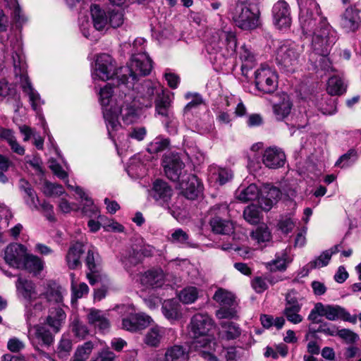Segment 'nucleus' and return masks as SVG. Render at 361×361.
Here are the masks:
<instances>
[{
	"mask_svg": "<svg viewBox=\"0 0 361 361\" xmlns=\"http://www.w3.org/2000/svg\"><path fill=\"white\" fill-rule=\"evenodd\" d=\"M43 192L49 197H58L63 195L65 191L61 185L46 182L43 186Z\"/></svg>",
	"mask_w": 361,
	"mask_h": 361,
	"instance_id": "obj_54",
	"label": "nucleus"
},
{
	"mask_svg": "<svg viewBox=\"0 0 361 361\" xmlns=\"http://www.w3.org/2000/svg\"><path fill=\"white\" fill-rule=\"evenodd\" d=\"M27 254L26 247L18 243H12L5 250L4 259L11 267L20 269Z\"/></svg>",
	"mask_w": 361,
	"mask_h": 361,
	"instance_id": "obj_20",
	"label": "nucleus"
},
{
	"mask_svg": "<svg viewBox=\"0 0 361 361\" xmlns=\"http://www.w3.org/2000/svg\"><path fill=\"white\" fill-rule=\"evenodd\" d=\"M209 171L220 185L225 184L233 177L232 171L228 169L210 166Z\"/></svg>",
	"mask_w": 361,
	"mask_h": 361,
	"instance_id": "obj_45",
	"label": "nucleus"
},
{
	"mask_svg": "<svg viewBox=\"0 0 361 361\" xmlns=\"http://www.w3.org/2000/svg\"><path fill=\"white\" fill-rule=\"evenodd\" d=\"M12 47V60L14 73L16 78H19L20 86L23 92L29 97V100L34 111H38L39 108L43 104L39 94L32 87L27 77V64L22 51L21 43L18 39L11 42Z\"/></svg>",
	"mask_w": 361,
	"mask_h": 361,
	"instance_id": "obj_2",
	"label": "nucleus"
},
{
	"mask_svg": "<svg viewBox=\"0 0 361 361\" xmlns=\"http://www.w3.org/2000/svg\"><path fill=\"white\" fill-rule=\"evenodd\" d=\"M252 238L258 243H264L269 241L271 238L270 232L267 228H257L252 233Z\"/></svg>",
	"mask_w": 361,
	"mask_h": 361,
	"instance_id": "obj_64",
	"label": "nucleus"
},
{
	"mask_svg": "<svg viewBox=\"0 0 361 361\" xmlns=\"http://www.w3.org/2000/svg\"><path fill=\"white\" fill-rule=\"evenodd\" d=\"M154 102L156 111L157 114L162 116L168 117L169 116L170 106V100L169 96L165 95L164 93L161 97L157 99Z\"/></svg>",
	"mask_w": 361,
	"mask_h": 361,
	"instance_id": "obj_50",
	"label": "nucleus"
},
{
	"mask_svg": "<svg viewBox=\"0 0 361 361\" xmlns=\"http://www.w3.org/2000/svg\"><path fill=\"white\" fill-rule=\"evenodd\" d=\"M74 335L79 338H84L89 333L87 326L75 317L71 324Z\"/></svg>",
	"mask_w": 361,
	"mask_h": 361,
	"instance_id": "obj_55",
	"label": "nucleus"
},
{
	"mask_svg": "<svg viewBox=\"0 0 361 361\" xmlns=\"http://www.w3.org/2000/svg\"><path fill=\"white\" fill-rule=\"evenodd\" d=\"M141 284L145 288H157L165 282V276L161 269H152L143 273L140 278Z\"/></svg>",
	"mask_w": 361,
	"mask_h": 361,
	"instance_id": "obj_27",
	"label": "nucleus"
},
{
	"mask_svg": "<svg viewBox=\"0 0 361 361\" xmlns=\"http://www.w3.org/2000/svg\"><path fill=\"white\" fill-rule=\"evenodd\" d=\"M94 348V345L91 341L85 342L83 345H80L76 349L75 355L87 360Z\"/></svg>",
	"mask_w": 361,
	"mask_h": 361,
	"instance_id": "obj_63",
	"label": "nucleus"
},
{
	"mask_svg": "<svg viewBox=\"0 0 361 361\" xmlns=\"http://www.w3.org/2000/svg\"><path fill=\"white\" fill-rule=\"evenodd\" d=\"M64 292L65 290L59 285L56 283H49L46 288V290L40 295H43L47 302L61 306L63 304Z\"/></svg>",
	"mask_w": 361,
	"mask_h": 361,
	"instance_id": "obj_33",
	"label": "nucleus"
},
{
	"mask_svg": "<svg viewBox=\"0 0 361 361\" xmlns=\"http://www.w3.org/2000/svg\"><path fill=\"white\" fill-rule=\"evenodd\" d=\"M164 336V329L159 326L149 329L145 336V343L149 346L157 347Z\"/></svg>",
	"mask_w": 361,
	"mask_h": 361,
	"instance_id": "obj_42",
	"label": "nucleus"
},
{
	"mask_svg": "<svg viewBox=\"0 0 361 361\" xmlns=\"http://www.w3.org/2000/svg\"><path fill=\"white\" fill-rule=\"evenodd\" d=\"M326 90L329 94L339 95L345 91V86L341 78L333 76L328 80Z\"/></svg>",
	"mask_w": 361,
	"mask_h": 361,
	"instance_id": "obj_43",
	"label": "nucleus"
},
{
	"mask_svg": "<svg viewBox=\"0 0 361 361\" xmlns=\"http://www.w3.org/2000/svg\"><path fill=\"white\" fill-rule=\"evenodd\" d=\"M199 295V291L196 287L188 286L180 291L178 298L180 301L185 304H191L195 302Z\"/></svg>",
	"mask_w": 361,
	"mask_h": 361,
	"instance_id": "obj_44",
	"label": "nucleus"
},
{
	"mask_svg": "<svg viewBox=\"0 0 361 361\" xmlns=\"http://www.w3.org/2000/svg\"><path fill=\"white\" fill-rule=\"evenodd\" d=\"M109 24L112 27H118L123 23V14L121 11L113 10L108 16Z\"/></svg>",
	"mask_w": 361,
	"mask_h": 361,
	"instance_id": "obj_62",
	"label": "nucleus"
},
{
	"mask_svg": "<svg viewBox=\"0 0 361 361\" xmlns=\"http://www.w3.org/2000/svg\"><path fill=\"white\" fill-rule=\"evenodd\" d=\"M142 254L140 251L133 250L130 251L128 255L124 256L122 262L126 269H128L132 266L139 264L142 261Z\"/></svg>",
	"mask_w": 361,
	"mask_h": 361,
	"instance_id": "obj_53",
	"label": "nucleus"
},
{
	"mask_svg": "<svg viewBox=\"0 0 361 361\" xmlns=\"http://www.w3.org/2000/svg\"><path fill=\"white\" fill-rule=\"evenodd\" d=\"M188 335L195 348L210 347L214 343V323L207 314H195L188 324Z\"/></svg>",
	"mask_w": 361,
	"mask_h": 361,
	"instance_id": "obj_4",
	"label": "nucleus"
},
{
	"mask_svg": "<svg viewBox=\"0 0 361 361\" xmlns=\"http://www.w3.org/2000/svg\"><path fill=\"white\" fill-rule=\"evenodd\" d=\"M164 172L168 178L174 182H179L187 174L183 171L185 164L178 154H169L163 161Z\"/></svg>",
	"mask_w": 361,
	"mask_h": 361,
	"instance_id": "obj_19",
	"label": "nucleus"
},
{
	"mask_svg": "<svg viewBox=\"0 0 361 361\" xmlns=\"http://www.w3.org/2000/svg\"><path fill=\"white\" fill-rule=\"evenodd\" d=\"M259 190L255 184H250L247 188H239L236 191L237 198L242 202L252 201L259 197Z\"/></svg>",
	"mask_w": 361,
	"mask_h": 361,
	"instance_id": "obj_39",
	"label": "nucleus"
},
{
	"mask_svg": "<svg viewBox=\"0 0 361 361\" xmlns=\"http://www.w3.org/2000/svg\"><path fill=\"white\" fill-rule=\"evenodd\" d=\"M291 261L292 258L288 255L287 250H283L277 252L275 255V258L267 262L265 265L271 271H284Z\"/></svg>",
	"mask_w": 361,
	"mask_h": 361,
	"instance_id": "obj_32",
	"label": "nucleus"
},
{
	"mask_svg": "<svg viewBox=\"0 0 361 361\" xmlns=\"http://www.w3.org/2000/svg\"><path fill=\"white\" fill-rule=\"evenodd\" d=\"M286 159V154L282 149L275 146L267 147L262 154V163L271 169L283 167Z\"/></svg>",
	"mask_w": 361,
	"mask_h": 361,
	"instance_id": "obj_22",
	"label": "nucleus"
},
{
	"mask_svg": "<svg viewBox=\"0 0 361 361\" xmlns=\"http://www.w3.org/2000/svg\"><path fill=\"white\" fill-rule=\"evenodd\" d=\"M315 332L322 333L326 336H336L338 334V327L331 323L321 322Z\"/></svg>",
	"mask_w": 361,
	"mask_h": 361,
	"instance_id": "obj_61",
	"label": "nucleus"
},
{
	"mask_svg": "<svg viewBox=\"0 0 361 361\" xmlns=\"http://www.w3.org/2000/svg\"><path fill=\"white\" fill-rule=\"evenodd\" d=\"M331 257V252L330 251H324L317 259L310 262V268H321L326 266Z\"/></svg>",
	"mask_w": 361,
	"mask_h": 361,
	"instance_id": "obj_59",
	"label": "nucleus"
},
{
	"mask_svg": "<svg viewBox=\"0 0 361 361\" xmlns=\"http://www.w3.org/2000/svg\"><path fill=\"white\" fill-rule=\"evenodd\" d=\"M225 44L228 55H232L235 52L237 42L234 32L229 30H218L212 36L211 42L207 45V51L210 54L217 52L221 46L219 44Z\"/></svg>",
	"mask_w": 361,
	"mask_h": 361,
	"instance_id": "obj_16",
	"label": "nucleus"
},
{
	"mask_svg": "<svg viewBox=\"0 0 361 361\" xmlns=\"http://www.w3.org/2000/svg\"><path fill=\"white\" fill-rule=\"evenodd\" d=\"M87 320L89 324L97 329L99 331H108L110 329L111 324L106 312L91 308L88 310L87 314Z\"/></svg>",
	"mask_w": 361,
	"mask_h": 361,
	"instance_id": "obj_26",
	"label": "nucleus"
},
{
	"mask_svg": "<svg viewBox=\"0 0 361 361\" xmlns=\"http://www.w3.org/2000/svg\"><path fill=\"white\" fill-rule=\"evenodd\" d=\"M302 47L293 42H286L277 49L276 60L279 66L288 72L295 71L299 63Z\"/></svg>",
	"mask_w": 361,
	"mask_h": 361,
	"instance_id": "obj_9",
	"label": "nucleus"
},
{
	"mask_svg": "<svg viewBox=\"0 0 361 361\" xmlns=\"http://www.w3.org/2000/svg\"><path fill=\"white\" fill-rule=\"evenodd\" d=\"M16 287L18 295L24 300L25 317L30 323L44 309V305L39 300L40 295L37 293L35 285L32 281L19 276Z\"/></svg>",
	"mask_w": 361,
	"mask_h": 361,
	"instance_id": "obj_5",
	"label": "nucleus"
},
{
	"mask_svg": "<svg viewBox=\"0 0 361 361\" xmlns=\"http://www.w3.org/2000/svg\"><path fill=\"white\" fill-rule=\"evenodd\" d=\"M322 317H325L328 320L336 321L343 319L353 324H355L357 320L356 315H351L344 308L338 305H324L321 303Z\"/></svg>",
	"mask_w": 361,
	"mask_h": 361,
	"instance_id": "obj_21",
	"label": "nucleus"
},
{
	"mask_svg": "<svg viewBox=\"0 0 361 361\" xmlns=\"http://www.w3.org/2000/svg\"><path fill=\"white\" fill-rule=\"evenodd\" d=\"M66 318V314L61 306L51 307L49 310L46 324L52 329L54 333H58L65 323Z\"/></svg>",
	"mask_w": 361,
	"mask_h": 361,
	"instance_id": "obj_28",
	"label": "nucleus"
},
{
	"mask_svg": "<svg viewBox=\"0 0 361 361\" xmlns=\"http://www.w3.org/2000/svg\"><path fill=\"white\" fill-rule=\"evenodd\" d=\"M170 240L175 244L190 246L189 236L180 228L176 230L171 236Z\"/></svg>",
	"mask_w": 361,
	"mask_h": 361,
	"instance_id": "obj_57",
	"label": "nucleus"
},
{
	"mask_svg": "<svg viewBox=\"0 0 361 361\" xmlns=\"http://www.w3.org/2000/svg\"><path fill=\"white\" fill-rule=\"evenodd\" d=\"M74 274H71V277L72 279L71 282V289L73 292V297L75 299L81 298L83 295L87 294L89 291V288L85 283H81L79 284L78 287L74 283Z\"/></svg>",
	"mask_w": 361,
	"mask_h": 361,
	"instance_id": "obj_60",
	"label": "nucleus"
},
{
	"mask_svg": "<svg viewBox=\"0 0 361 361\" xmlns=\"http://www.w3.org/2000/svg\"><path fill=\"white\" fill-rule=\"evenodd\" d=\"M119 114L121 115L123 122L127 125L135 121L138 117L137 109L134 106L122 104L117 107L115 106L114 109L106 108L104 111V118L106 121L109 135L111 138L114 137V133L121 128V125L118 121Z\"/></svg>",
	"mask_w": 361,
	"mask_h": 361,
	"instance_id": "obj_7",
	"label": "nucleus"
},
{
	"mask_svg": "<svg viewBox=\"0 0 361 361\" xmlns=\"http://www.w3.org/2000/svg\"><path fill=\"white\" fill-rule=\"evenodd\" d=\"M113 92H114V91L112 90V87L110 84H107L103 88H101L99 92V99L101 104L104 106L103 111L106 108L114 109V107L113 106V104H111L113 100L111 99Z\"/></svg>",
	"mask_w": 361,
	"mask_h": 361,
	"instance_id": "obj_48",
	"label": "nucleus"
},
{
	"mask_svg": "<svg viewBox=\"0 0 361 361\" xmlns=\"http://www.w3.org/2000/svg\"><path fill=\"white\" fill-rule=\"evenodd\" d=\"M179 189L186 198L195 199L202 191V185L197 176L187 174L178 182Z\"/></svg>",
	"mask_w": 361,
	"mask_h": 361,
	"instance_id": "obj_24",
	"label": "nucleus"
},
{
	"mask_svg": "<svg viewBox=\"0 0 361 361\" xmlns=\"http://www.w3.org/2000/svg\"><path fill=\"white\" fill-rule=\"evenodd\" d=\"M230 14L236 25L243 30H252L259 25V10L247 1H238L231 6Z\"/></svg>",
	"mask_w": 361,
	"mask_h": 361,
	"instance_id": "obj_6",
	"label": "nucleus"
},
{
	"mask_svg": "<svg viewBox=\"0 0 361 361\" xmlns=\"http://www.w3.org/2000/svg\"><path fill=\"white\" fill-rule=\"evenodd\" d=\"M240 58L242 61L241 71L243 75L247 77L248 71L255 63V56L252 51L246 46L241 47Z\"/></svg>",
	"mask_w": 361,
	"mask_h": 361,
	"instance_id": "obj_38",
	"label": "nucleus"
},
{
	"mask_svg": "<svg viewBox=\"0 0 361 361\" xmlns=\"http://www.w3.org/2000/svg\"><path fill=\"white\" fill-rule=\"evenodd\" d=\"M306 37L310 39L314 53L319 56H328L336 41V33L329 25Z\"/></svg>",
	"mask_w": 361,
	"mask_h": 361,
	"instance_id": "obj_10",
	"label": "nucleus"
},
{
	"mask_svg": "<svg viewBox=\"0 0 361 361\" xmlns=\"http://www.w3.org/2000/svg\"><path fill=\"white\" fill-rule=\"evenodd\" d=\"M145 42L143 38H137L134 41L133 47L138 49V52L132 54L130 66L120 68V71L124 73L120 80L128 91L134 88L137 76L148 75L152 70V61L142 47Z\"/></svg>",
	"mask_w": 361,
	"mask_h": 361,
	"instance_id": "obj_1",
	"label": "nucleus"
},
{
	"mask_svg": "<svg viewBox=\"0 0 361 361\" xmlns=\"http://www.w3.org/2000/svg\"><path fill=\"white\" fill-rule=\"evenodd\" d=\"M300 298L295 290H289L285 296V305L282 314L288 322L293 324L301 323L304 318L300 314L302 310Z\"/></svg>",
	"mask_w": 361,
	"mask_h": 361,
	"instance_id": "obj_14",
	"label": "nucleus"
},
{
	"mask_svg": "<svg viewBox=\"0 0 361 361\" xmlns=\"http://www.w3.org/2000/svg\"><path fill=\"white\" fill-rule=\"evenodd\" d=\"M72 350V341L68 338L63 336L57 347L56 353L61 360H66Z\"/></svg>",
	"mask_w": 361,
	"mask_h": 361,
	"instance_id": "obj_49",
	"label": "nucleus"
},
{
	"mask_svg": "<svg viewBox=\"0 0 361 361\" xmlns=\"http://www.w3.org/2000/svg\"><path fill=\"white\" fill-rule=\"evenodd\" d=\"M123 73L120 71V68L118 69L116 68V61L110 55L102 54L96 59L92 76L94 80L106 81L116 75L119 81L116 89H121L122 91H124L123 89H126V87L120 80Z\"/></svg>",
	"mask_w": 361,
	"mask_h": 361,
	"instance_id": "obj_8",
	"label": "nucleus"
},
{
	"mask_svg": "<svg viewBox=\"0 0 361 361\" xmlns=\"http://www.w3.org/2000/svg\"><path fill=\"white\" fill-rule=\"evenodd\" d=\"M298 4L300 25L305 37L330 25L326 18L321 15L319 4L315 0H298Z\"/></svg>",
	"mask_w": 361,
	"mask_h": 361,
	"instance_id": "obj_3",
	"label": "nucleus"
},
{
	"mask_svg": "<svg viewBox=\"0 0 361 361\" xmlns=\"http://www.w3.org/2000/svg\"><path fill=\"white\" fill-rule=\"evenodd\" d=\"M255 85L264 94H271L278 87L276 73L267 65H261L255 72Z\"/></svg>",
	"mask_w": 361,
	"mask_h": 361,
	"instance_id": "obj_12",
	"label": "nucleus"
},
{
	"mask_svg": "<svg viewBox=\"0 0 361 361\" xmlns=\"http://www.w3.org/2000/svg\"><path fill=\"white\" fill-rule=\"evenodd\" d=\"M127 172L129 176L133 177H142L146 173V167L141 163L140 156H135L130 160L127 168Z\"/></svg>",
	"mask_w": 361,
	"mask_h": 361,
	"instance_id": "obj_41",
	"label": "nucleus"
},
{
	"mask_svg": "<svg viewBox=\"0 0 361 361\" xmlns=\"http://www.w3.org/2000/svg\"><path fill=\"white\" fill-rule=\"evenodd\" d=\"M243 217L249 224H257L260 221L261 212L257 205L250 204L245 208Z\"/></svg>",
	"mask_w": 361,
	"mask_h": 361,
	"instance_id": "obj_46",
	"label": "nucleus"
},
{
	"mask_svg": "<svg viewBox=\"0 0 361 361\" xmlns=\"http://www.w3.org/2000/svg\"><path fill=\"white\" fill-rule=\"evenodd\" d=\"M34 317L32 322H35ZM28 338L35 346L36 349H38L39 345H47L49 346L54 342V336L49 329L42 324H36L31 326V322L28 323Z\"/></svg>",
	"mask_w": 361,
	"mask_h": 361,
	"instance_id": "obj_18",
	"label": "nucleus"
},
{
	"mask_svg": "<svg viewBox=\"0 0 361 361\" xmlns=\"http://www.w3.org/2000/svg\"><path fill=\"white\" fill-rule=\"evenodd\" d=\"M357 159V152L354 149H350L338 159L335 165L341 168L348 167L354 164Z\"/></svg>",
	"mask_w": 361,
	"mask_h": 361,
	"instance_id": "obj_52",
	"label": "nucleus"
},
{
	"mask_svg": "<svg viewBox=\"0 0 361 361\" xmlns=\"http://www.w3.org/2000/svg\"><path fill=\"white\" fill-rule=\"evenodd\" d=\"M120 313H123L122 328L126 331L136 332L146 328L152 322L149 316L144 313H135L133 307L122 305L118 307Z\"/></svg>",
	"mask_w": 361,
	"mask_h": 361,
	"instance_id": "obj_11",
	"label": "nucleus"
},
{
	"mask_svg": "<svg viewBox=\"0 0 361 361\" xmlns=\"http://www.w3.org/2000/svg\"><path fill=\"white\" fill-rule=\"evenodd\" d=\"M281 195L278 188L269 184L264 185L261 190V197L259 199L260 207L266 212L269 211L280 198Z\"/></svg>",
	"mask_w": 361,
	"mask_h": 361,
	"instance_id": "obj_25",
	"label": "nucleus"
},
{
	"mask_svg": "<svg viewBox=\"0 0 361 361\" xmlns=\"http://www.w3.org/2000/svg\"><path fill=\"white\" fill-rule=\"evenodd\" d=\"M274 23L279 29L288 27L291 24L290 7L283 0L277 1L273 6Z\"/></svg>",
	"mask_w": 361,
	"mask_h": 361,
	"instance_id": "obj_23",
	"label": "nucleus"
},
{
	"mask_svg": "<svg viewBox=\"0 0 361 361\" xmlns=\"http://www.w3.org/2000/svg\"><path fill=\"white\" fill-rule=\"evenodd\" d=\"M90 11L95 30L99 31L104 30L109 24L108 16L105 11L97 5L92 6Z\"/></svg>",
	"mask_w": 361,
	"mask_h": 361,
	"instance_id": "obj_35",
	"label": "nucleus"
},
{
	"mask_svg": "<svg viewBox=\"0 0 361 361\" xmlns=\"http://www.w3.org/2000/svg\"><path fill=\"white\" fill-rule=\"evenodd\" d=\"M223 332L228 340L235 339L241 334L239 326L231 322H222L220 324Z\"/></svg>",
	"mask_w": 361,
	"mask_h": 361,
	"instance_id": "obj_47",
	"label": "nucleus"
},
{
	"mask_svg": "<svg viewBox=\"0 0 361 361\" xmlns=\"http://www.w3.org/2000/svg\"><path fill=\"white\" fill-rule=\"evenodd\" d=\"M173 195L171 187L164 180L157 179L149 190V195L155 202L166 209H170V200Z\"/></svg>",
	"mask_w": 361,
	"mask_h": 361,
	"instance_id": "obj_17",
	"label": "nucleus"
},
{
	"mask_svg": "<svg viewBox=\"0 0 361 361\" xmlns=\"http://www.w3.org/2000/svg\"><path fill=\"white\" fill-rule=\"evenodd\" d=\"M186 359L185 349L178 345L167 348L164 355L165 361H185Z\"/></svg>",
	"mask_w": 361,
	"mask_h": 361,
	"instance_id": "obj_40",
	"label": "nucleus"
},
{
	"mask_svg": "<svg viewBox=\"0 0 361 361\" xmlns=\"http://www.w3.org/2000/svg\"><path fill=\"white\" fill-rule=\"evenodd\" d=\"M83 244L76 242L71 245L66 256L67 266L71 269H75L81 266L80 257L83 253Z\"/></svg>",
	"mask_w": 361,
	"mask_h": 361,
	"instance_id": "obj_30",
	"label": "nucleus"
},
{
	"mask_svg": "<svg viewBox=\"0 0 361 361\" xmlns=\"http://www.w3.org/2000/svg\"><path fill=\"white\" fill-rule=\"evenodd\" d=\"M188 99H191L184 108L185 114L192 111L193 109H197L204 102L202 97L199 94L188 93L185 95Z\"/></svg>",
	"mask_w": 361,
	"mask_h": 361,
	"instance_id": "obj_56",
	"label": "nucleus"
},
{
	"mask_svg": "<svg viewBox=\"0 0 361 361\" xmlns=\"http://www.w3.org/2000/svg\"><path fill=\"white\" fill-rule=\"evenodd\" d=\"M162 312L171 322L179 320L182 317L180 305L173 300H166L162 305Z\"/></svg>",
	"mask_w": 361,
	"mask_h": 361,
	"instance_id": "obj_36",
	"label": "nucleus"
},
{
	"mask_svg": "<svg viewBox=\"0 0 361 361\" xmlns=\"http://www.w3.org/2000/svg\"><path fill=\"white\" fill-rule=\"evenodd\" d=\"M281 100L274 104L272 106L274 114L278 121H283L290 114L293 104L289 96L283 94Z\"/></svg>",
	"mask_w": 361,
	"mask_h": 361,
	"instance_id": "obj_31",
	"label": "nucleus"
},
{
	"mask_svg": "<svg viewBox=\"0 0 361 361\" xmlns=\"http://www.w3.org/2000/svg\"><path fill=\"white\" fill-rule=\"evenodd\" d=\"M44 262L37 256L27 252L20 269L27 270L35 274H39L44 268Z\"/></svg>",
	"mask_w": 361,
	"mask_h": 361,
	"instance_id": "obj_37",
	"label": "nucleus"
},
{
	"mask_svg": "<svg viewBox=\"0 0 361 361\" xmlns=\"http://www.w3.org/2000/svg\"><path fill=\"white\" fill-rule=\"evenodd\" d=\"M164 93L163 87L158 82L145 80L137 87V97L141 106L151 107L153 102Z\"/></svg>",
	"mask_w": 361,
	"mask_h": 361,
	"instance_id": "obj_15",
	"label": "nucleus"
},
{
	"mask_svg": "<svg viewBox=\"0 0 361 361\" xmlns=\"http://www.w3.org/2000/svg\"><path fill=\"white\" fill-rule=\"evenodd\" d=\"M361 20L357 9L347 8L342 16L341 24L347 32H355L360 27Z\"/></svg>",
	"mask_w": 361,
	"mask_h": 361,
	"instance_id": "obj_29",
	"label": "nucleus"
},
{
	"mask_svg": "<svg viewBox=\"0 0 361 361\" xmlns=\"http://www.w3.org/2000/svg\"><path fill=\"white\" fill-rule=\"evenodd\" d=\"M209 224L213 233L222 235H229L233 231V224L231 221L221 219L219 216L213 217Z\"/></svg>",
	"mask_w": 361,
	"mask_h": 361,
	"instance_id": "obj_34",
	"label": "nucleus"
},
{
	"mask_svg": "<svg viewBox=\"0 0 361 361\" xmlns=\"http://www.w3.org/2000/svg\"><path fill=\"white\" fill-rule=\"evenodd\" d=\"M213 299L218 302L221 307L216 312V316L220 319L235 318L237 311L234 307V295L223 288H219L214 293Z\"/></svg>",
	"mask_w": 361,
	"mask_h": 361,
	"instance_id": "obj_13",
	"label": "nucleus"
},
{
	"mask_svg": "<svg viewBox=\"0 0 361 361\" xmlns=\"http://www.w3.org/2000/svg\"><path fill=\"white\" fill-rule=\"evenodd\" d=\"M277 226L281 232L288 233L291 232L295 227V221L289 215L281 216L279 220Z\"/></svg>",
	"mask_w": 361,
	"mask_h": 361,
	"instance_id": "obj_58",
	"label": "nucleus"
},
{
	"mask_svg": "<svg viewBox=\"0 0 361 361\" xmlns=\"http://www.w3.org/2000/svg\"><path fill=\"white\" fill-rule=\"evenodd\" d=\"M169 145V139L157 137L149 144L147 151L150 154H157L166 149Z\"/></svg>",
	"mask_w": 361,
	"mask_h": 361,
	"instance_id": "obj_51",
	"label": "nucleus"
}]
</instances>
